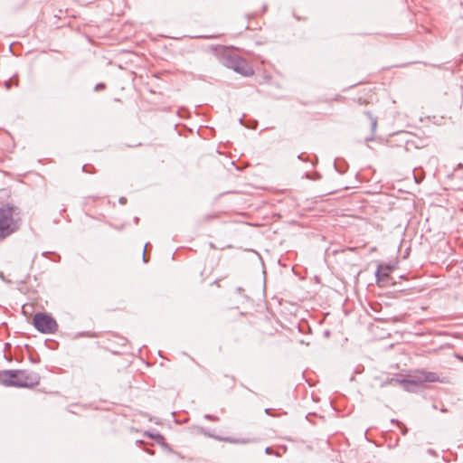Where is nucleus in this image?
<instances>
[{"mask_svg":"<svg viewBox=\"0 0 463 463\" xmlns=\"http://www.w3.org/2000/svg\"><path fill=\"white\" fill-rule=\"evenodd\" d=\"M33 324L39 332L43 334H52L58 328L55 319L46 313H36Z\"/></svg>","mask_w":463,"mask_h":463,"instance_id":"nucleus-4","label":"nucleus"},{"mask_svg":"<svg viewBox=\"0 0 463 463\" xmlns=\"http://www.w3.org/2000/svg\"><path fill=\"white\" fill-rule=\"evenodd\" d=\"M266 453H270V448L266 449Z\"/></svg>","mask_w":463,"mask_h":463,"instance_id":"nucleus-11","label":"nucleus"},{"mask_svg":"<svg viewBox=\"0 0 463 463\" xmlns=\"http://www.w3.org/2000/svg\"><path fill=\"white\" fill-rule=\"evenodd\" d=\"M232 68L235 71H237L244 76H250V75L253 74L252 68L250 66H249V64L246 62L245 60H242V59H237V60L233 61Z\"/></svg>","mask_w":463,"mask_h":463,"instance_id":"nucleus-6","label":"nucleus"},{"mask_svg":"<svg viewBox=\"0 0 463 463\" xmlns=\"http://www.w3.org/2000/svg\"><path fill=\"white\" fill-rule=\"evenodd\" d=\"M204 418L207 420H215V421H217L219 420L218 417L211 415V414H205Z\"/></svg>","mask_w":463,"mask_h":463,"instance_id":"nucleus-8","label":"nucleus"},{"mask_svg":"<svg viewBox=\"0 0 463 463\" xmlns=\"http://www.w3.org/2000/svg\"><path fill=\"white\" fill-rule=\"evenodd\" d=\"M208 436H210L217 440L224 441V442H228V443H232V444H248V443L253 442V439H234V438H231V437H220V436H215V435H212V434H208Z\"/></svg>","mask_w":463,"mask_h":463,"instance_id":"nucleus-7","label":"nucleus"},{"mask_svg":"<svg viewBox=\"0 0 463 463\" xmlns=\"http://www.w3.org/2000/svg\"><path fill=\"white\" fill-rule=\"evenodd\" d=\"M298 159H300V160H304V159L302 158V156H301V155H300V156H298Z\"/></svg>","mask_w":463,"mask_h":463,"instance_id":"nucleus-13","label":"nucleus"},{"mask_svg":"<svg viewBox=\"0 0 463 463\" xmlns=\"http://www.w3.org/2000/svg\"><path fill=\"white\" fill-rule=\"evenodd\" d=\"M392 271V267L391 265H379L375 272L376 284L379 287H384Z\"/></svg>","mask_w":463,"mask_h":463,"instance_id":"nucleus-5","label":"nucleus"},{"mask_svg":"<svg viewBox=\"0 0 463 463\" xmlns=\"http://www.w3.org/2000/svg\"><path fill=\"white\" fill-rule=\"evenodd\" d=\"M437 380L438 376L435 373L422 371L409 379L392 378L388 380L386 383L391 385H402L406 391H412L414 387L423 383H433Z\"/></svg>","mask_w":463,"mask_h":463,"instance_id":"nucleus-3","label":"nucleus"},{"mask_svg":"<svg viewBox=\"0 0 463 463\" xmlns=\"http://www.w3.org/2000/svg\"><path fill=\"white\" fill-rule=\"evenodd\" d=\"M1 381L6 386L33 387L39 383L40 377L26 370H6L2 373Z\"/></svg>","mask_w":463,"mask_h":463,"instance_id":"nucleus-1","label":"nucleus"},{"mask_svg":"<svg viewBox=\"0 0 463 463\" xmlns=\"http://www.w3.org/2000/svg\"><path fill=\"white\" fill-rule=\"evenodd\" d=\"M6 88H10V83L9 82L6 83Z\"/></svg>","mask_w":463,"mask_h":463,"instance_id":"nucleus-12","label":"nucleus"},{"mask_svg":"<svg viewBox=\"0 0 463 463\" xmlns=\"http://www.w3.org/2000/svg\"><path fill=\"white\" fill-rule=\"evenodd\" d=\"M146 247H147V243H146V246H145V250L146 249ZM143 260H144V262H146V261H147V260H146V250H145V251H144V253H143Z\"/></svg>","mask_w":463,"mask_h":463,"instance_id":"nucleus-10","label":"nucleus"},{"mask_svg":"<svg viewBox=\"0 0 463 463\" xmlns=\"http://www.w3.org/2000/svg\"><path fill=\"white\" fill-rule=\"evenodd\" d=\"M104 88H105V85H104V84H102V83H99V84H98V85L96 86V88H95V89H96V90H99V89H104Z\"/></svg>","mask_w":463,"mask_h":463,"instance_id":"nucleus-9","label":"nucleus"},{"mask_svg":"<svg viewBox=\"0 0 463 463\" xmlns=\"http://www.w3.org/2000/svg\"><path fill=\"white\" fill-rule=\"evenodd\" d=\"M21 222L18 207L5 205L0 208V238L4 239L19 229Z\"/></svg>","mask_w":463,"mask_h":463,"instance_id":"nucleus-2","label":"nucleus"}]
</instances>
